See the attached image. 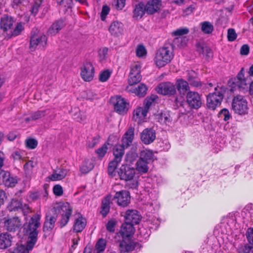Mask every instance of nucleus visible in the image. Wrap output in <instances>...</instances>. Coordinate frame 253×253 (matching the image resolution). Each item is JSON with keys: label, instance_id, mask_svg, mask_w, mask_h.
<instances>
[{"label": "nucleus", "instance_id": "f257e3e1", "mask_svg": "<svg viewBox=\"0 0 253 253\" xmlns=\"http://www.w3.org/2000/svg\"><path fill=\"white\" fill-rule=\"evenodd\" d=\"M41 216L38 214L33 215L29 222L23 225V233L28 236V246L30 249H33L37 242L39 231L38 228L40 226Z\"/></svg>", "mask_w": 253, "mask_h": 253}, {"label": "nucleus", "instance_id": "f03ea898", "mask_svg": "<svg viewBox=\"0 0 253 253\" xmlns=\"http://www.w3.org/2000/svg\"><path fill=\"white\" fill-rule=\"evenodd\" d=\"M227 88L224 85H217L213 93L207 96V106L208 109L214 110L220 106Z\"/></svg>", "mask_w": 253, "mask_h": 253}, {"label": "nucleus", "instance_id": "7ed1b4c3", "mask_svg": "<svg viewBox=\"0 0 253 253\" xmlns=\"http://www.w3.org/2000/svg\"><path fill=\"white\" fill-rule=\"evenodd\" d=\"M173 50L170 44L160 47L157 51L154 58L156 66L161 68L170 62L174 56Z\"/></svg>", "mask_w": 253, "mask_h": 253}, {"label": "nucleus", "instance_id": "20e7f679", "mask_svg": "<svg viewBox=\"0 0 253 253\" xmlns=\"http://www.w3.org/2000/svg\"><path fill=\"white\" fill-rule=\"evenodd\" d=\"M232 108L236 113L239 115L247 114L248 108L246 98L241 95L235 96L232 99Z\"/></svg>", "mask_w": 253, "mask_h": 253}, {"label": "nucleus", "instance_id": "39448f33", "mask_svg": "<svg viewBox=\"0 0 253 253\" xmlns=\"http://www.w3.org/2000/svg\"><path fill=\"white\" fill-rule=\"evenodd\" d=\"M59 213H61V218L59 221L61 228L65 226L68 222L72 213V207L69 203H65L60 205H57Z\"/></svg>", "mask_w": 253, "mask_h": 253}, {"label": "nucleus", "instance_id": "423d86ee", "mask_svg": "<svg viewBox=\"0 0 253 253\" xmlns=\"http://www.w3.org/2000/svg\"><path fill=\"white\" fill-rule=\"evenodd\" d=\"M47 38L44 34H36L32 32L30 48L31 51H34L37 47L44 49L46 45Z\"/></svg>", "mask_w": 253, "mask_h": 253}, {"label": "nucleus", "instance_id": "0eeeda50", "mask_svg": "<svg viewBox=\"0 0 253 253\" xmlns=\"http://www.w3.org/2000/svg\"><path fill=\"white\" fill-rule=\"evenodd\" d=\"M111 102L114 106L115 111L119 114H126L128 109V103L126 100L120 96L112 97L110 99Z\"/></svg>", "mask_w": 253, "mask_h": 253}, {"label": "nucleus", "instance_id": "6e6552de", "mask_svg": "<svg viewBox=\"0 0 253 253\" xmlns=\"http://www.w3.org/2000/svg\"><path fill=\"white\" fill-rule=\"evenodd\" d=\"M119 178L122 180L130 181L133 179L136 174V170L127 165L121 166L118 171Z\"/></svg>", "mask_w": 253, "mask_h": 253}, {"label": "nucleus", "instance_id": "1a4fd4ad", "mask_svg": "<svg viewBox=\"0 0 253 253\" xmlns=\"http://www.w3.org/2000/svg\"><path fill=\"white\" fill-rule=\"evenodd\" d=\"M113 200L115 201L118 206L126 207L130 202V193L126 190H121L117 192L115 194Z\"/></svg>", "mask_w": 253, "mask_h": 253}, {"label": "nucleus", "instance_id": "9d476101", "mask_svg": "<svg viewBox=\"0 0 253 253\" xmlns=\"http://www.w3.org/2000/svg\"><path fill=\"white\" fill-rule=\"evenodd\" d=\"M186 99L188 104L191 108L197 109L202 105L201 97L197 92H188L186 95Z\"/></svg>", "mask_w": 253, "mask_h": 253}, {"label": "nucleus", "instance_id": "9b49d317", "mask_svg": "<svg viewBox=\"0 0 253 253\" xmlns=\"http://www.w3.org/2000/svg\"><path fill=\"white\" fill-rule=\"evenodd\" d=\"M141 247V246L139 243L131 241L128 239L126 240L123 239L119 243L120 250L121 253L137 251L139 250Z\"/></svg>", "mask_w": 253, "mask_h": 253}, {"label": "nucleus", "instance_id": "f8f14e48", "mask_svg": "<svg viewBox=\"0 0 253 253\" xmlns=\"http://www.w3.org/2000/svg\"><path fill=\"white\" fill-rule=\"evenodd\" d=\"M17 183L15 177L11 175L9 171L2 170L0 171V183L7 187H12Z\"/></svg>", "mask_w": 253, "mask_h": 253}, {"label": "nucleus", "instance_id": "ddd939ff", "mask_svg": "<svg viewBox=\"0 0 253 253\" xmlns=\"http://www.w3.org/2000/svg\"><path fill=\"white\" fill-rule=\"evenodd\" d=\"M156 89L158 93L163 95H173L176 92L174 85L170 82L160 84Z\"/></svg>", "mask_w": 253, "mask_h": 253}, {"label": "nucleus", "instance_id": "4468645a", "mask_svg": "<svg viewBox=\"0 0 253 253\" xmlns=\"http://www.w3.org/2000/svg\"><path fill=\"white\" fill-rule=\"evenodd\" d=\"M94 69L90 62H86L84 64L81 70V75L82 79L86 82L91 81L94 77Z\"/></svg>", "mask_w": 253, "mask_h": 253}, {"label": "nucleus", "instance_id": "2eb2a0df", "mask_svg": "<svg viewBox=\"0 0 253 253\" xmlns=\"http://www.w3.org/2000/svg\"><path fill=\"white\" fill-rule=\"evenodd\" d=\"M156 139V131L151 128L144 129L140 134V139L145 144L152 143Z\"/></svg>", "mask_w": 253, "mask_h": 253}, {"label": "nucleus", "instance_id": "dca6fc26", "mask_svg": "<svg viewBox=\"0 0 253 253\" xmlns=\"http://www.w3.org/2000/svg\"><path fill=\"white\" fill-rule=\"evenodd\" d=\"M247 87V80L244 77V70L242 68L234 79L233 82V87L235 89L238 88L240 90H243Z\"/></svg>", "mask_w": 253, "mask_h": 253}, {"label": "nucleus", "instance_id": "f3484780", "mask_svg": "<svg viewBox=\"0 0 253 253\" xmlns=\"http://www.w3.org/2000/svg\"><path fill=\"white\" fill-rule=\"evenodd\" d=\"M21 226V222L18 217H13L7 219L4 222V226L9 232H15L18 230Z\"/></svg>", "mask_w": 253, "mask_h": 253}, {"label": "nucleus", "instance_id": "a211bd4d", "mask_svg": "<svg viewBox=\"0 0 253 253\" xmlns=\"http://www.w3.org/2000/svg\"><path fill=\"white\" fill-rule=\"evenodd\" d=\"M125 221L132 224H138L140 220V215L137 211L128 210L126 212Z\"/></svg>", "mask_w": 253, "mask_h": 253}, {"label": "nucleus", "instance_id": "6ab92c4d", "mask_svg": "<svg viewBox=\"0 0 253 253\" xmlns=\"http://www.w3.org/2000/svg\"><path fill=\"white\" fill-rule=\"evenodd\" d=\"M161 0H150L145 6V10L148 14H153L158 12L161 6Z\"/></svg>", "mask_w": 253, "mask_h": 253}, {"label": "nucleus", "instance_id": "aec40b11", "mask_svg": "<svg viewBox=\"0 0 253 253\" xmlns=\"http://www.w3.org/2000/svg\"><path fill=\"white\" fill-rule=\"evenodd\" d=\"M186 78L188 83L193 86L201 88L204 85L198 78L197 74L193 70L187 71Z\"/></svg>", "mask_w": 253, "mask_h": 253}, {"label": "nucleus", "instance_id": "412c9836", "mask_svg": "<svg viewBox=\"0 0 253 253\" xmlns=\"http://www.w3.org/2000/svg\"><path fill=\"white\" fill-rule=\"evenodd\" d=\"M134 231L133 224L125 221L121 226L120 233L123 238L125 239L132 236Z\"/></svg>", "mask_w": 253, "mask_h": 253}, {"label": "nucleus", "instance_id": "4be33fe9", "mask_svg": "<svg viewBox=\"0 0 253 253\" xmlns=\"http://www.w3.org/2000/svg\"><path fill=\"white\" fill-rule=\"evenodd\" d=\"M14 21L13 18L7 15H4L0 18V28L3 32H6L11 29Z\"/></svg>", "mask_w": 253, "mask_h": 253}, {"label": "nucleus", "instance_id": "5701e85b", "mask_svg": "<svg viewBox=\"0 0 253 253\" xmlns=\"http://www.w3.org/2000/svg\"><path fill=\"white\" fill-rule=\"evenodd\" d=\"M65 26L63 19H59L55 21L48 30L47 33L51 36H54L57 34Z\"/></svg>", "mask_w": 253, "mask_h": 253}, {"label": "nucleus", "instance_id": "b1692460", "mask_svg": "<svg viewBox=\"0 0 253 253\" xmlns=\"http://www.w3.org/2000/svg\"><path fill=\"white\" fill-rule=\"evenodd\" d=\"M134 128L133 127H129L124 135L122 141L126 147H128L131 144L134 138Z\"/></svg>", "mask_w": 253, "mask_h": 253}, {"label": "nucleus", "instance_id": "393cba45", "mask_svg": "<svg viewBox=\"0 0 253 253\" xmlns=\"http://www.w3.org/2000/svg\"><path fill=\"white\" fill-rule=\"evenodd\" d=\"M109 31L112 36L118 37L123 33V24L118 21H114L110 25Z\"/></svg>", "mask_w": 253, "mask_h": 253}, {"label": "nucleus", "instance_id": "a878e982", "mask_svg": "<svg viewBox=\"0 0 253 253\" xmlns=\"http://www.w3.org/2000/svg\"><path fill=\"white\" fill-rule=\"evenodd\" d=\"M111 195H107L102 201L100 213L103 217H105L110 211Z\"/></svg>", "mask_w": 253, "mask_h": 253}, {"label": "nucleus", "instance_id": "bb28decb", "mask_svg": "<svg viewBox=\"0 0 253 253\" xmlns=\"http://www.w3.org/2000/svg\"><path fill=\"white\" fill-rule=\"evenodd\" d=\"M12 237L7 233L0 234V249H5L11 246Z\"/></svg>", "mask_w": 253, "mask_h": 253}, {"label": "nucleus", "instance_id": "cd10ccee", "mask_svg": "<svg viewBox=\"0 0 253 253\" xmlns=\"http://www.w3.org/2000/svg\"><path fill=\"white\" fill-rule=\"evenodd\" d=\"M176 85L178 92L182 95H185L190 89L189 83L182 79L176 80Z\"/></svg>", "mask_w": 253, "mask_h": 253}, {"label": "nucleus", "instance_id": "c85d7f7f", "mask_svg": "<svg viewBox=\"0 0 253 253\" xmlns=\"http://www.w3.org/2000/svg\"><path fill=\"white\" fill-rule=\"evenodd\" d=\"M59 210L55 206L46 213L45 220L55 226Z\"/></svg>", "mask_w": 253, "mask_h": 253}, {"label": "nucleus", "instance_id": "c756f323", "mask_svg": "<svg viewBox=\"0 0 253 253\" xmlns=\"http://www.w3.org/2000/svg\"><path fill=\"white\" fill-rule=\"evenodd\" d=\"M148 111L143 107H138L133 110L132 119L134 121L142 120L147 115Z\"/></svg>", "mask_w": 253, "mask_h": 253}, {"label": "nucleus", "instance_id": "7c9ffc66", "mask_svg": "<svg viewBox=\"0 0 253 253\" xmlns=\"http://www.w3.org/2000/svg\"><path fill=\"white\" fill-rule=\"evenodd\" d=\"M127 148L124 146L122 143V144L116 145L113 149V154L115 157L113 160L121 162L124 155V149Z\"/></svg>", "mask_w": 253, "mask_h": 253}, {"label": "nucleus", "instance_id": "2f4dec72", "mask_svg": "<svg viewBox=\"0 0 253 253\" xmlns=\"http://www.w3.org/2000/svg\"><path fill=\"white\" fill-rule=\"evenodd\" d=\"M86 224V219L82 216L79 217L75 220L73 226L74 231L77 233L82 232L85 228Z\"/></svg>", "mask_w": 253, "mask_h": 253}, {"label": "nucleus", "instance_id": "473e14b6", "mask_svg": "<svg viewBox=\"0 0 253 253\" xmlns=\"http://www.w3.org/2000/svg\"><path fill=\"white\" fill-rule=\"evenodd\" d=\"M67 174V170L64 169L55 170L48 178L52 181L60 180L63 179Z\"/></svg>", "mask_w": 253, "mask_h": 253}, {"label": "nucleus", "instance_id": "72a5a7b5", "mask_svg": "<svg viewBox=\"0 0 253 253\" xmlns=\"http://www.w3.org/2000/svg\"><path fill=\"white\" fill-rule=\"evenodd\" d=\"M154 157V155L152 151L144 150L140 152L139 158L150 163L153 161Z\"/></svg>", "mask_w": 253, "mask_h": 253}, {"label": "nucleus", "instance_id": "f704fd0d", "mask_svg": "<svg viewBox=\"0 0 253 253\" xmlns=\"http://www.w3.org/2000/svg\"><path fill=\"white\" fill-rule=\"evenodd\" d=\"M188 41V39L185 37L175 38L173 41L172 44L171 45L172 46V48L173 47L182 48L186 45Z\"/></svg>", "mask_w": 253, "mask_h": 253}, {"label": "nucleus", "instance_id": "c9c22d12", "mask_svg": "<svg viewBox=\"0 0 253 253\" xmlns=\"http://www.w3.org/2000/svg\"><path fill=\"white\" fill-rule=\"evenodd\" d=\"M149 163L139 159L136 164V169L141 173H146L148 170V164Z\"/></svg>", "mask_w": 253, "mask_h": 253}, {"label": "nucleus", "instance_id": "e433bc0d", "mask_svg": "<svg viewBox=\"0 0 253 253\" xmlns=\"http://www.w3.org/2000/svg\"><path fill=\"white\" fill-rule=\"evenodd\" d=\"M94 168V165L89 160H85L80 167L81 171L84 173H86L90 171Z\"/></svg>", "mask_w": 253, "mask_h": 253}, {"label": "nucleus", "instance_id": "4c0bfd02", "mask_svg": "<svg viewBox=\"0 0 253 253\" xmlns=\"http://www.w3.org/2000/svg\"><path fill=\"white\" fill-rule=\"evenodd\" d=\"M145 6L142 2L136 4L134 9V16L136 18H141L145 13Z\"/></svg>", "mask_w": 253, "mask_h": 253}, {"label": "nucleus", "instance_id": "58836bf2", "mask_svg": "<svg viewBox=\"0 0 253 253\" xmlns=\"http://www.w3.org/2000/svg\"><path fill=\"white\" fill-rule=\"evenodd\" d=\"M106 246V241L103 238L99 239L95 246V250L93 253H100L103 252Z\"/></svg>", "mask_w": 253, "mask_h": 253}, {"label": "nucleus", "instance_id": "ea45409f", "mask_svg": "<svg viewBox=\"0 0 253 253\" xmlns=\"http://www.w3.org/2000/svg\"><path fill=\"white\" fill-rule=\"evenodd\" d=\"M120 162H118L116 160H113L108 165V174L111 176L114 177L116 175V169Z\"/></svg>", "mask_w": 253, "mask_h": 253}, {"label": "nucleus", "instance_id": "a19ab883", "mask_svg": "<svg viewBox=\"0 0 253 253\" xmlns=\"http://www.w3.org/2000/svg\"><path fill=\"white\" fill-rule=\"evenodd\" d=\"M50 113L49 109L38 110L31 113L33 120L35 121L45 116Z\"/></svg>", "mask_w": 253, "mask_h": 253}, {"label": "nucleus", "instance_id": "79ce46f5", "mask_svg": "<svg viewBox=\"0 0 253 253\" xmlns=\"http://www.w3.org/2000/svg\"><path fill=\"white\" fill-rule=\"evenodd\" d=\"M22 207V203L20 200L13 199L7 206V209L9 211H17L20 210Z\"/></svg>", "mask_w": 253, "mask_h": 253}, {"label": "nucleus", "instance_id": "37998d69", "mask_svg": "<svg viewBox=\"0 0 253 253\" xmlns=\"http://www.w3.org/2000/svg\"><path fill=\"white\" fill-rule=\"evenodd\" d=\"M201 30L205 34H209L212 32L213 26L212 24L209 21H205L201 23Z\"/></svg>", "mask_w": 253, "mask_h": 253}, {"label": "nucleus", "instance_id": "c03bdc74", "mask_svg": "<svg viewBox=\"0 0 253 253\" xmlns=\"http://www.w3.org/2000/svg\"><path fill=\"white\" fill-rule=\"evenodd\" d=\"M147 89V87L145 84H140L135 88L134 92L139 97H143L146 94Z\"/></svg>", "mask_w": 253, "mask_h": 253}, {"label": "nucleus", "instance_id": "a18cd8bd", "mask_svg": "<svg viewBox=\"0 0 253 253\" xmlns=\"http://www.w3.org/2000/svg\"><path fill=\"white\" fill-rule=\"evenodd\" d=\"M157 119L161 124H167L170 122L169 115L165 112H161L157 115Z\"/></svg>", "mask_w": 253, "mask_h": 253}, {"label": "nucleus", "instance_id": "49530a36", "mask_svg": "<svg viewBox=\"0 0 253 253\" xmlns=\"http://www.w3.org/2000/svg\"><path fill=\"white\" fill-rule=\"evenodd\" d=\"M54 227V225L45 220L43 226V232H44L43 236L45 238L49 235Z\"/></svg>", "mask_w": 253, "mask_h": 253}, {"label": "nucleus", "instance_id": "de8ad7c7", "mask_svg": "<svg viewBox=\"0 0 253 253\" xmlns=\"http://www.w3.org/2000/svg\"><path fill=\"white\" fill-rule=\"evenodd\" d=\"M238 253H253V247L249 244L241 245L237 248Z\"/></svg>", "mask_w": 253, "mask_h": 253}, {"label": "nucleus", "instance_id": "09e8293b", "mask_svg": "<svg viewBox=\"0 0 253 253\" xmlns=\"http://www.w3.org/2000/svg\"><path fill=\"white\" fill-rule=\"evenodd\" d=\"M141 80V75H135L133 73H129L128 83L130 85H132L139 83Z\"/></svg>", "mask_w": 253, "mask_h": 253}, {"label": "nucleus", "instance_id": "8fccbe9b", "mask_svg": "<svg viewBox=\"0 0 253 253\" xmlns=\"http://www.w3.org/2000/svg\"><path fill=\"white\" fill-rule=\"evenodd\" d=\"M108 143H105L102 145V147L96 150L95 152L97 154L99 158L102 159L105 156L108 149Z\"/></svg>", "mask_w": 253, "mask_h": 253}, {"label": "nucleus", "instance_id": "3c124183", "mask_svg": "<svg viewBox=\"0 0 253 253\" xmlns=\"http://www.w3.org/2000/svg\"><path fill=\"white\" fill-rule=\"evenodd\" d=\"M32 249L29 248L28 244L26 247L23 245H18L14 249L13 253H29V251Z\"/></svg>", "mask_w": 253, "mask_h": 253}, {"label": "nucleus", "instance_id": "603ef678", "mask_svg": "<svg viewBox=\"0 0 253 253\" xmlns=\"http://www.w3.org/2000/svg\"><path fill=\"white\" fill-rule=\"evenodd\" d=\"M111 72L109 70H106L101 72L99 75V81L101 82L107 81L110 78Z\"/></svg>", "mask_w": 253, "mask_h": 253}, {"label": "nucleus", "instance_id": "864d4df0", "mask_svg": "<svg viewBox=\"0 0 253 253\" xmlns=\"http://www.w3.org/2000/svg\"><path fill=\"white\" fill-rule=\"evenodd\" d=\"M24 30V27L21 23H17L14 29L11 32V35L9 38L12 36H16L21 34L22 31Z\"/></svg>", "mask_w": 253, "mask_h": 253}, {"label": "nucleus", "instance_id": "5fc2aeb1", "mask_svg": "<svg viewBox=\"0 0 253 253\" xmlns=\"http://www.w3.org/2000/svg\"><path fill=\"white\" fill-rule=\"evenodd\" d=\"M218 116L223 118L224 121H227L230 118V114L229 111L225 108L222 109L218 113Z\"/></svg>", "mask_w": 253, "mask_h": 253}, {"label": "nucleus", "instance_id": "6e6d98bb", "mask_svg": "<svg viewBox=\"0 0 253 253\" xmlns=\"http://www.w3.org/2000/svg\"><path fill=\"white\" fill-rule=\"evenodd\" d=\"M237 36V34L234 29L230 28L228 30L227 38L229 41H234L236 39Z\"/></svg>", "mask_w": 253, "mask_h": 253}, {"label": "nucleus", "instance_id": "4d7b16f0", "mask_svg": "<svg viewBox=\"0 0 253 253\" xmlns=\"http://www.w3.org/2000/svg\"><path fill=\"white\" fill-rule=\"evenodd\" d=\"M116 221L114 220H109L106 224V229L108 231L114 233L115 231Z\"/></svg>", "mask_w": 253, "mask_h": 253}, {"label": "nucleus", "instance_id": "13d9d810", "mask_svg": "<svg viewBox=\"0 0 253 253\" xmlns=\"http://www.w3.org/2000/svg\"><path fill=\"white\" fill-rule=\"evenodd\" d=\"M246 236L249 244L253 245V228L250 227L248 228L246 233Z\"/></svg>", "mask_w": 253, "mask_h": 253}, {"label": "nucleus", "instance_id": "bf43d9fd", "mask_svg": "<svg viewBox=\"0 0 253 253\" xmlns=\"http://www.w3.org/2000/svg\"><path fill=\"white\" fill-rule=\"evenodd\" d=\"M26 143V146L30 149H35L38 145V141L34 138L27 139Z\"/></svg>", "mask_w": 253, "mask_h": 253}, {"label": "nucleus", "instance_id": "052dcab7", "mask_svg": "<svg viewBox=\"0 0 253 253\" xmlns=\"http://www.w3.org/2000/svg\"><path fill=\"white\" fill-rule=\"evenodd\" d=\"M189 29L187 28H180L173 32L174 36H183L189 33Z\"/></svg>", "mask_w": 253, "mask_h": 253}, {"label": "nucleus", "instance_id": "680f3d73", "mask_svg": "<svg viewBox=\"0 0 253 253\" xmlns=\"http://www.w3.org/2000/svg\"><path fill=\"white\" fill-rule=\"evenodd\" d=\"M137 157L136 153L130 152L126 154L125 158L126 161L129 163H132Z\"/></svg>", "mask_w": 253, "mask_h": 253}, {"label": "nucleus", "instance_id": "e2e57ef3", "mask_svg": "<svg viewBox=\"0 0 253 253\" xmlns=\"http://www.w3.org/2000/svg\"><path fill=\"white\" fill-rule=\"evenodd\" d=\"M136 55L139 57H142L146 54V50L143 45H138L136 50Z\"/></svg>", "mask_w": 253, "mask_h": 253}, {"label": "nucleus", "instance_id": "0e129e2a", "mask_svg": "<svg viewBox=\"0 0 253 253\" xmlns=\"http://www.w3.org/2000/svg\"><path fill=\"white\" fill-rule=\"evenodd\" d=\"M41 3L42 1L41 0H37L35 1L31 10L32 14L35 15L38 13Z\"/></svg>", "mask_w": 253, "mask_h": 253}, {"label": "nucleus", "instance_id": "69168bd1", "mask_svg": "<svg viewBox=\"0 0 253 253\" xmlns=\"http://www.w3.org/2000/svg\"><path fill=\"white\" fill-rule=\"evenodd\" d=\"M100 140V136L97 135L93 137L91 140L88 141V146L90 148H93Z\"/></svg>", "mask_w": 253, "mask_h": 253}, {"label": "nucleus", "instance_id": "338daca9", "mask_svg": "<svg viewBox=\"0 0 253 253\" xmlns=\"http://www.w3.org/2000/svg\"><path fill=\"white\" fill-rule=\"evenodd\" d=\"M141 66L139 64H134L131 66L130 73L140 75Z\"/></svg>", "mask_w": 253, "mask_h": 253}, {"label": "nucleus", "instance_id": "774afa93", "mask_svg": "<svg viewBox=\"0 0 253 253\" xmlns=\"http://www.w3.org/2000/svg\"><path fill=\"white\" fill-rule=\"evenodd\" d=\"M53 193L57 196L62 195L63 190L62 186L60 185H55L53 188Z\"/></svg>", "mask_w": 253, "mask_h": 253}]
</instances>
